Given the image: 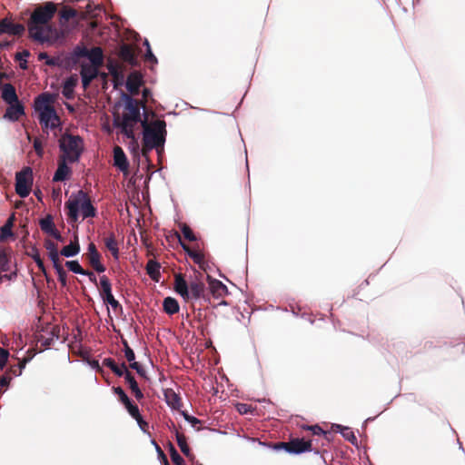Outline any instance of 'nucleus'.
Instances as JSON below:
<instances>
[{"label": "nucleus", "mask_w": 465, "mask_h": 465, "mask_svg": "<svg viewBox=\"0 0 465 465\" xmlns=\"http://www.w3.org/2000/svg\"><path fill=\"white\" fill-rule=\"evenodd\" d=\"M39 122L45 129H55L60 125V118L54 107L45 108V111L39 112Z\"/></svg>", "instance_id": "6e6552de"}, {"label": "nucleus", "mask_w": 465, "mask_h": 465, "mask_svg": "<svg viewBox=\"0 0 465 465\" xmlns=\"http://www.w3.org/2000/svg\"><path fill=\"white\" fill-rule=\"evenodd\" d=\"M68 160L65 157H59L58 167L54 174V182H63L66 180L72 173L71 168L67 165Z\"/></svg>", "instance_id": "f3484780"}, {"label": "nucleus", "mask_w": 465, "mask_h": 465, "mask_svg": "<svg viewBox=\"0 0 465 465\" xmlns=\"http://www.w3.org/2000/svg\"><path fill=\"white\" fill-rule=\"evenodd\" d=\"M130 368L134 369L136 371V372L141 375V376H145V371L144 369L141 366V364L137 361H133L130 363Z\"/></svg>", "instance_id": "6e6d98bb"}, {"label": "nucleus", "mask_w": 465, "mask_h": 465, "mask_svg": "<svg viewBox=\"0 0 465 465\" xmlns=\"http://www.w3.org/2000/svg\"><path fill=\"white\" fill-rule=\"evenodd\" d=\"M161 265L158 262L154 260H149L145 270L147 274L150 276L152 280L154 282H159L161 278V272H160Z\"/></svg>", "instance_id": "2f4dec72"}, {"label": "nucleus", "mask_w": 465, "mask_h": 465, "mask_svg": "<svg viewBox=\"0 0 465 465\" xmlns=\"http://www.w3.org/2000/svg\"><path fill=\"white\" fill-rule=\"evenodd\" d=\"M114 165L123 173L128 171L129 163L124 150L120 146H114Z\"/></svg>", "instance_id": "aec40b11"}, {"label": "nucleus", "mask_w": 465, "mask_h": 465, "mask_svg": "<svg viewBox=\"0 0 465 465\" xmlns=\"http://www.w3.org/2000/svg\"><path fill=\"white\" fill-rule=\"evenodd\" d=\"M32 258L35 261V262L36 263L38 269L45 274L46 272H45V267L44 264V261L41 258L40 254L38 253L37 250L35 251V253L32 255Z\"/></svg>", "instance_id": "49530a36"}, {"label": "nucleus", "mask_w": 465, "mask_h": 465, "mask_svg": "<svg viewBox=\"0 0 465 465\" xmlns=\"http://www.w3.org/2000/svg\"><path fill=\"white\" fill-rule=\"evenodd\" d=\"M176 235H177V237H178V239H179V242H180V244H181L182 248L183 249V251H184V252L187 253V255L189 256V255H190V252H193V250L195 249V247L191 248L189 245H187L186 243H184V242L182 241V239H181V235H180L178 232H176Z\"/></svg>", "instance_id": "bf43d9fd"}, {"label": "nucleus", "mask_w": 465, "mask_h": 465, "mask_svg": "<svg viewBox=\"0 0 465 465\" xmlns=\"http://www.w3.org/2000/svg\"><path fill=\"white\" fill-rule=\"evenodd\" d=\"M189 257L193 259V261L199 264L201 267L204 263V255L203 253L199 250L198 244L195 246V249L193 252H190Z\"/></svg>", "instance_id": "58836bf2"}, {"label": "nucleus", "mask_w": 465, "mask_h": 465, "mask_svg": "<svg viewBox=\"0 0 465 465\" xmlns=\"http://www.w3.org/2000/svg\"><path fill=\"white\" fill-rule=\"evenodd\" d=\"M87 58L90 60L94 67L99 68L104 64V52L99 46L93 47L89 50Z\"/></svg>", "instance_id": "a878e982"}, {"label": "nucleus", "mask_w": 465, "mask_h": 465, "mask_svg": "<svg viewBox=\"0 0 465 465\" xmlns=\"http://www.w3.org/2000/svg\"><path fill=\"white\" fill-rule=\"evenodd\" d=\"M182 414H183L184 420H187L188 422H190L193 428H196L197 425L202 424V421L199 419L189 415L187 412L183 411Z\"/></svg>", "instance_id": "3c124183"}, {"label": "nucleus", "mask_w": 465, "mask_h": 465, "mask_svg": "<svg viewBox=\"0 0 465 465\" xmlns=\"http://www.w3.org/2000/svg\"><path fill=\"white\" fill-rule=\"evenodd\" d=\"M143 127V148L142 154L149 163L148 153L155 149L160 154L163 151L166 140V123L164 120L156 119L149 122L147 117L142 121Z\"/></svg>", "instance_id": "7ed1b4c3"}, {"label": "nucleus", "mask_w": 465, "mask_h": 465, "mask_svg": "<svg viewBox=\"0 0 465 465\" xmlns=\"http://www.w3.org/2000/svg\"><path fill=\"white\" fill-rule=\"evenodd\" d=\"M143 84V76L139 72H132L126 80V88L132 95H137Z\"/></svg>", "instance_id": "ddd939ff"}, {"label": "nucleus", "mask_w": 465, "mask_h": 465, "mask_svg": "<svg viewBox=\"0 0 465 465\" xmlns=\"http://www.w3.org/2000/svg\"><path fill=\"white\" fill-rule=\"evenodd\" d=\"M80 252V244L78 237L74 236V240L72 241L68 245H65L60 251V254L64 257H74Z\"/></svg>", "instance_id": "7c9ffc66"}, {"label": "nucleus", "mask_w": 465, "mask_h": 465, "mask_svg": "<svg viewBox=\"0 0 465 465\" xmlns=\"http://www.w3.org/2000/svg\"><path fill=\"white\" fill-rule=\"evenodd\" d=\"M56 11V5L53 2H46L35 8L27 22L30 38L39 43H46L52 40L54 29L51 21Z\"/></svg>", "instance_id": "f257e3e1"}, {"label": "nucleus", "mask_w": 465, "mask_h": 465, "mask_svg": "<svg viewBox=\"0 0 465 465\" xmlns=\"http://www.w3.org/2000/svg\"><path fill=\"white\" fill-rule=\"evenodd\" d=\"M118 55L124 62L132 66H136L138 64L135 52L130 45L124 44L120 47Z\"/></svg>", "instance_id": "a211bd4d"}, {"label": "nucleus", "mask_w": 465, "mask_h": 465, "mask_svg": "<svg viewBox=\"0 0 465 465\" xmlns=\"http://www.w3.org/2000/svg\"><path fill=\"white\" fill-rule=\"evenodd\" d=\"M88 52H89V49L86 48L85 46H84V45H77L74 49V55H75L78 58H80V57H87L88 54H89Z\"/></svg>", "instance_id": "c03bdc74"}, {"label": "nucleus", "mask_w": 465, "mask_h": 465, "mask_svg": "<svg viewBox=\"0 0 465 465\" xmlns=\"http://www.w3.org/2000/svg\"><path fill=\"white\" fill-rule=\"evenodd\" d=\"M9 372L12 373L14 376H19L22 373V370L18 368L17 365H13L10 367Z\"/></svg>", "instance_id": "338daca9"}, {"label": "nucleus", "mask_w": 465, "mask_h": 465, "mask_svg": "<svg viewBox=\"0 0 465 465\" xmlns=\"http://www.w3.org/2000/svg\"><path fill=\"white\" fill-rule=\"evenodd\" d=\"M83 275L88 276L90 282H92L94 284L97 285V279L93 272L85 270L84 273Z\"/></svg>", "instance_id": "69168bd1"}, {"label": "nucleus", "mask_w": 465, "mask_h": 465, "mask_svg": "<svg viewBox=\"0 0 465 465\" xmlns=\"http://www.w3.org/2000/svg\"><path fill=\"white\" fill-rule=\"evenodd\" d=\"M30 55V52L28 50H24L23 52L17 53L15 54V60H23Z\"/></svg>", "instance_id": "774afa93"}, {"label": "nucleus", "mask_w": 465, "mask_h": 465, "mask_svg": "<svg viewBox=\"0 0 465 465\" xmlns=\"http://www.w3.org/2000/svg\"><path fill=\"white\" fill-rule=\"evenodd\" d=\"M65 266L70 270L71 272L78 274H84V269L79 264L77 261H67L65 262Z\"/></svg>", "instance_id": "a19ab883"}, {"label": "nucleus", "mask_w": 465, "mask_h": 465, "mask_svg": "<svg viewBox=\"0 0 465 465\" xmlns=\"http://www.w3.org/2000/svg\"><path fill=\"white\" fill-rule=\"evenodd\" d=\"M34 149L39 157L43 156L44 148H43V143H42V141L40 140V138H35L34 140Z\"/></svg>", "instance_id": "864d4df0"}, {"label": "nucleus", "mask_w": 465, "mask_h": 465, "mask_svg": "<svg viewBox=\"0 0 465 465\" xmlns=\"http://www.w3.org/2000/svg\"><path fill=\"white\" fill-rule=\"evenodd\" d=\"M236 410L240 414H247L253 411L252 406L246 403H238L236 405Z\"/></svg>", "instance_id": "a18cd8bd"}, {"label": "nucleus", "mask_w": 465, "mask_h": 465, "mask_svg": "<svg viewBox=\"0 0 465 465\" xmlns=\"http://www.w3.org/2000/svg\"><path fill=\"white\" fill-rule=\"evenodd\" d=\"M56 273H57V276H58V281L60 282L61 285L62 286H66L67 284V273L66 272L64 271V269L63 268V265L60 262H57V263H54L53 264Z\"/></svg>", "instance_id": "e433bc0d"}, {"label": "nucleus", "mask_w": 465, "mask_h": 465, "mask_svg": "<svg viewBox=\"0 0 465 465\" xmlns=\"http://www.w3.org/2000/svg\"><path fill=\"white\" fill-rule=\"evenodd\" d=\"M289 447L292 454H300L312 450V440H305L300 438L292 439L289 441Z\"/></svg>", "instance_id": "4468645a"}, {"label": "nucleus", "mask_w": 465, "mask_h": 465, "mask_svg": "<svg viewBox=\"0 0 465 465\" xmlns=\"http://www.w3.org/2000/svg\"><path fill=\"white\" fill-rule=\"evenodd\" d=\"M103 364L108 367L118 377H123L125 371H128L124 362H123L121 365H118L112 358H105L103 361Z\"/></svg>", "instance_id": "cd10ccee"}, {"label": "nucleus", "mask_w": 465, "mask_h": 465, "mask_svg": "<svg viewBox=\"0 0 465 465\" xmlns=\"http://www.w3.org/2000/svg\"><path fill=\"white\" fill-rule=\"evenodd\" d=\"M45 248L48 252V257L52 261L53 264L60 262L58 247L55 242L50 239H45L44 242Z\"/></svg>", "instance_id": "c85d7f7f"}, {"label": "nucleus", "mask_w": 465, "mask_h": 465, "mask_svg": "<svg viewBox=\"0 0 465 465\" xmlns=\"http://www.w3.org/2000/svg\"><path fill=\"white\" fill-rule=\"evenodd\" d=\"M1 97L6 104L18 102V96L15 86L12 84H4L0 87Z\"/></svg>", "instance_id": "5701e85b"}, {"label": "nucleus", "mask_w": 465, "mask_h": 465, "mask_svg": "<svg viewBox=\"0 0 465 465\" xmlns=\"http://www.w3.org/2000/svg\"><path fill=\"white\" fill-rule=\"evenodd\" d=\"M9 358V351L0 347V370H3L6 365Z\"/></svg>", "instance_id": "de8ad7c7"}, {"label": "nucleus", "mask_w": 465, "mask_h": 465, "mask_svg": "<svg viewBox=\"0 0 465 465\" xmlns=\"http://www.w3.org/2000/svg\"><path fill=\"white\" fill-rule=\"evenodd\" d=\"M180 227L184 239H186L189 242H195L197 240L194 232H193L189 225H187L186 223H183L181 224Z\"/></svg>", "instance_id": "ea45409f"}, {"label": "nucleus", "mask_w": 465, "mask_h": 465, "mask_svg": "<svg viewBox=\"0 0 465 465\" xmlns=\"http://www.w3.org/2000/svg\"><path fill=\"white\" fill-rule=\"evenodd\" d=\"M124 377L125 381L129 384V388L132 391V393L134 395L135 399L140 401L144 398V395L141 389L138 386L137 381H135L134 375L129 371H125V373L123 375Z\"/></svg>", "instance_id": "b1692460"}, {"label": "nucleus", "mask_w": 465, "mask_h": 465, "mask_svg": "<svg viewBox=\"0 0 465 465\" xmlns=\"http://www.w3.org/2000/svg\"><path fill=\"white\" fill-rule=\"evenodd\" d=\"M13 235L12 229L9 228V225H3L1 227V232H0V240L5 241L8 237Z\"/></svg>", "instance_id": "603ef678"}, {"label": "nucleus", "mask_w": 465, "mask_h": 465, "mask_svg": "<svg viewBox=\"0 0 465 465\" xmlns=\"http://www.w3.org/2000/svg\"><path fill=\"white\" fill-rule=\"evenodd\" d=\"M132 418L134 420L141 416L138 406L135 404L130 410L127 411Z\"/></svg>", "instance_id": "680f3d73"}, {"label": "nucleus", "mask_w": 465, "mask_h": 465, "mask_svg": "<svg viewBox=\"0 0 465 465\" xmlns=\"http://www.w3.org/2000/svg\"><path fill=\"white\" fill-rule=\"evenodd\" d=\"M39 225L41 230L49 234L50 236H53L57 241L63 242V237L60 233V232L55 228V225L53 221V217L48 214L45 218L41 219L39 222Z\"/></svg>", "instance_id": "9b49d317"}, {"label": "nucleus", "mask_w": 465, "mask_h": 465, "mask_svg": "<svg viewBox=\"0 0 465 465\" xmlns=\"http://www.w3.org/2000/svg\"><path fill=\"white\" fill-rule=\"evenodd\" d=\"M335 427L340 430L342 437L345 440H347L352 444H355L357 442V438L354 432L350 428L342 427L341 425H335Z\"/></svg>", "instance_id": "c9c22d12"}, {"label": "nucleus", "mask_w": 465, "mask_h": 465, "mask_svg": "<svg viewBox=\"0 0 465 465\" xmlns=\"http://www.w3.org/2000/svg\"><path fill=\"white\" fill-rule=\"evenodd\" d=\"M47 335L45 334H38L36 336V344H40L41 348L43 349H48L53 344L54 340L53 337H50L48 333Z\"/></svg>", "instance_id": "4c0bfd02"}, {"label": "nucleus", "mask_w": 465, "mask_h": 465, "mask_svg": "<svg viewBox=\"0 0 465 465\" xmlns=\"http://www.w3.org/2000/svg\"><path fill=\"white\" fill-rule=\"evenodd\" d=\"M25 31L22 24H15L8 18L0 20V35L8 34L11 35L21 36Z\"/></svg>", "instance_id": "1a4fd4ad"}, {"label": "nucleus", "mask_w": 465, "mask_h": 465, "mask_svg": "<svg viewBox=\"0 0 465 465\" xmlns=\"http://www.w3.org/2000/svg\"><path fill=\"white\" fill-rule=\"evenodd\" d=\"M205 285L199 280H193L189 282L188 298L185 301L199 300L204 297Z\"/></svg>", "instance_id": "2eb2a0df"}, {"label": "nucleus", "mask_w": 465, "mask_h": 465, "mask_svg": "<svg viewBox=\"0 0 465 465\" xmlns=\"http://www.w3.org/2000/svg\"><path fill=\"white\" fill-rule=\"evenodd\" d=\"M170 456H171V460L174 463V465H183L184 464L183 459L182 458V456L178 453V451L175 450V448L173 445H171Z\"/></svg>", "instance_id": "37998d69"}, {"label": "nucleus", "mask_w": 465, "mask_h": 465, "mask_svg": "<svg viewBox=\"0 0 465 465\" xmlns=\"http://www.w3.org/2000/svg\"><path fill=\"white\" fill-rule=\"evenodd\" d=\"M46 333L50 335V337H53V340L59 339L60 336V328L56 325L52 326L51 330L48 331V330L45 331Z\"/></svg>", "instance_id": "13d9d810"}, {"label": "nucleus", "mask_w": 465, "mask_h": 465, "mask_svg": "<svg viewBox=\"0 0 465 465\" xmlns=\"http://www.w3.org/2000/svg\"><path fill=\"white\" fill-rule=\"evenodd\" d=\"M135 420L137 421L138 426L143 432H148L149 424L143 419L142 415L136 418Z\"/></svg>", "instance_id": "4d7b16f0"}, {"label": "nucleus", "mask_w": 465, "mask_h": 465, "mask_svg": "<svg viewBox=\"0 0 465 465\" xmlns=\"http://www.w3.org/2000/svg\"><path fill=\"white\" fill-rule=\"evenodd\" d=\"M164 398L169 407L176 411L181 410L183 406L182 399L173 389H166L164 391Z\"/></svg>", "instance_id": "393cba45"}, {"label": "nucleus", "mask_w": 465, "mask_h": 465, "mask_svg": "<svg viewBox=\"0 0 465 465\" xmlns=\"http://www.w3.org/2000/svg\"><path fill=\"white\" fill-rule=\"evenodd\" d=\"M9 271V259L6 252L2 250L0 252V272H5Z\"/></svg>", "instance_id": "79ce46f5"}, {"label": "nucleus", "mask_w": 465, "mask_h": 465, "mask_svg": "<svg viewBox=\"0 0 465 465\" xmlns=\"http://www.w3.org/2000/svg\"><path fill=\"white\" fill-rule=\"evenodd\" d=\"M124 357L130 363L134 361L135 354H134V351L132 350V348H127V350H124Z\"/></svg>", "instance_id": "052dcab7"}, {"label": "nucleus", "mask_w": 465, "mask_h": 465, "mask_svg": "<svg viewBox=\"0 0 465 465\" xmlns=\"http://www.w3.org/2000/svg\"><path fill=\"white\" fill-rule=\"evenodd\" d=\"M56 94L43 93L35 99V109L37 112L45 111V108L54 107L52 104L55 102Z\"/></svg>", "instance_id": "f8f14e48"}, {"label": "nucleus", "mask_w": 465, "mask_h": 465, "mask_svg": "<svg viewBox=\"0 0 465 465\" xmlns=\"http://www.w3.org/2000/svg\"><path fill=\"white\" fill-rule=\"evenodd\" d=\"M106 67L113 78L121 77V72H123V69L122 65L118 62L109 59Z\"/></svg>", "instance_id": "f704fd0d"}, {"label": "nucleus", "mask_w": 465, "mask_h": 465, "mask_svg": "<svg viewBox=\"0 0 465 465\" xmlns=\"http://www.w3.org/2000/svg\"><path fill=\"white\" fill-rule=\"evenodd\" d=\"M189 283L184 279V276L181 273L176 274L174 277V290L183 299L188 298Z\"/></svg>", "instance_id": "bb28decb"}, {"label": "nucleus", "mask_w": 465, "mask_h": 465, "mask_svg": "<svg viewBox=\"0 0 465 465\" xmlns=\"http://www.w3.org/2000/svg\"><path fill=\"white\" fill-rule=\"evenodd\" d=\"M86 256L90 265L94 270H95L97 272H104L105 271L104 265H103L100 261L101 254L97 251L94 242H90L88 244Z\"/></svg>", "instance_id": "9d476101"}, {"label": "nucleus", "mask_w": 465, "mask_h": 465, "mask_svg": "<svg viewBox=\"0 0 465 465\" xmlns=\"http://www.w3.org/2000/svg\"><path fill=\"white\" fill-rule=\"evenodd\" d=\"M304 430H311L313 435H324L327 436V432L324 431L319 425L304 426Z\"/></svg>", "instance_id": "09e8293b"}, {"label": "nucleus", "mask_w": 465, "mask_h": 465, "mask_svg": "<svg viewBox=\"0 0 465 465\" xmlns=\"http://www.w3.org/2000/svg\"><path fill=\"white\" fill-rule=\"evenodd\" d=\"M59 147L63 152L60 157H65L69 163L78 162L83 149V139L79 135L64 134L59 140Z\"/></svg>", "instance_id": "39448f33"}, {"label": "nucleus", "mask_w": 465, "mask_h": 465, "mask_svg": "<svg viewBox=\"0 0 465 465\" xmlns=\"http://www.w3.org/2000/svg\"><path fill=\"white\" fill-rule=\"evenodd\" d=\"M45 64L49 66H59L60 65V59L59 57H49Z\"/></svg>", "instance_id": "0e129e2a"}, {"label": "nucleus", "mask_w": 465, "mask_h": 465, "mask_svg": "<svg viewBox=\"0 0 465 465\" xmlns=\"http://www.w3.org/2000/svg\"><path fill=\"white\" fill-rule=\"evenodd\" d=\"M144 58L146 61L148 62H151V63H153V64H156L157 63V58L155 57V55L153 54L151 48H148L146 50V54L144 55Z\"/></svg>", "instance_id": "e2e57ef3"}, {"label": "nucleus", "mask_w": 465, "mask_h": 465, "mask_svg": "<svg viewBox=\"0 0 465 465\" xmlns=\"http://www.w3.org/2000/svg\"><path fill=\"white\" fill-rule=\"evenodd\" d=\"M8 104L9 106L5 110L4 118L12 122L18 121L19 118L25 114L24 105L20 103V101Z\"/></svg>", "instance_id": "dca6fc26"}, {"label": "nucleus", "mask_w": 465, "mask_h": 465, "mask_svg": "<svg viewBox=\"0 0 465 465\" xmlns=\"http://www.w3.org/2000/svg\"><path fill=\"white\" fill-rule=\"evenodd\" d=\"M113 391L118 396L119 401H121V403H124L129 399L127 394L121 387H114Z\"/></svg>", "instance_id": "8fccbe9b"}, {"label": "nucleus", "mask_w": 465, "mask_h": 465, "mask_svg": "<svg viewBox=\"0 0 465 465\" xmlns=\"http://www.w3.org/2000/svg\"><path fill=\"white\" fill-rule=\"evenodd\" d=\"M104 242L108 251L112 253L114 259L119 257L118 242L115 239L114 232H110L106 237L104 238Z\"/></svg>", "instance_id": "c756f323"}, {"label": "nucleus", "mask_w": 465, "mask_h": 465, "mask_svg": "<svg viewBox=\"0 0 465 465\" xmlns=\"http://www.w3.org/2000/svg\"><path fill=\"white\" fill-rule=\"evenodd\" d=\"M98 74V68L88 65V64H83L81 66L80 74L82 77V84L83 87L86 89L91 82L97 76Z\"/></svg>", "instance_id": "6ab92c4d"}, {"label": "nucleus", "mask_w": 465, "mask_h": 465, "mask_svg": "<svg viewBox=\"0 0 465 465\" xmlns=\"http://www.w3.org/2000/svg\"><path fill=\"white\" fill-rule=\"evenodd\" d=\"M11 381V376L7 373L0 377V394L3 391V389L7 387Z\"/></svg>", "instance_id": "5fc2aeb1"}, {"label": "nucleus", "mask_w": 465, "mask_h": 465, "mask_svg": "<svg viewBox=\"0 0 465 465\" xmlns=\"http://www.w3.org/2000/svg\"><path fill=\"white\" fill-rule=\"evenodd\" d=\"M209 280V288L213 297L222 298L228 293V289L225 284H223L221 281L216 279H212L208 276Z\"/></svg>", "instance_id": "4be33fe9"}, {"label": "nucleus", "mask_w": 465, "mask_h": 465, "mask_svg": "<svg viewBox=\"0 0 465 465\" xmlns=\"http://www.w3.org/2000/svg\"><path fill=\"white\" fill-rule=\"evenodd\" d=\"M78 84L77 74H72L63 84L62 94L66 99H73L74 97V87Z\"/></svg>", "instance_id": "412c9836"}, {"label": "nucleus", "mask_w": 465, "mask_h": 465, "mask_svg": "<svg viewBox=\"0 0 465 465\" xmlns=\"http://www.w3.org/2000/svg\"><path fill=\"white\" fill-rule=\"evenodd\" d=\"M100 295L104 302L110 304L114 310L121 308V304L112 293V284L106 275L100 277Z\"/></svg>", "instance_id": "0eeeda50"}, {"label": "nucleus", "mask_w": 465, "mask_h": 465, "mask_svg": "<svg viewBox=\"0 0 465 465\" xmlns=\"http://www.w3.org/2000/svg\"><path fill=\"white\" fill-rule=\"evenodd\" d=\"M125 102L123 114H114V126L119 128L121 133L128 138L134 139V126L139 123L142 124L141 106L144 107V103L133 98L127 94H123Z\"/></svg>", "instance_id": "f03ea898"}, {"label": "nucleus", "mask_w": 465, "mask_h": 465, "mask_svg": "<svg viewBox=\"0 0 465 465\" xmlns=\"http://www.w3.org/2000/svg\"><path fill=\"white\" fill-rule=\"evenodd\" d=\"M163 307V311L169 315L177 313L180 309L178 302L173 297L164 298Z\"/></svg>", "instance_id": "473e14b6"}, {"label": "nucleus", "mask_w": 465, "mask_h": 465, "mask_svg": "<svg viewBox=\"0 0 465 465\" xmlns=\"http://www.w3.org/2000/svg\"><path fill=\"white\" fill-rule=\"evenodd\" d=\"M65 208L67 209L68 221L72 223L78 221L79 211H81L83 219L96 216L95 207L88 194L83 190H79L76 193L71 195L65 203Z\"/></svg>", "instance_id": "20e7f679"}, {"label": "nucleus", "mask_w": 465, "mask_h": 465, "mask_svg": "<svg viewBox=\"0 0 465 465\" xmlns=\"http://www.w3.org/2000/svg\"><path fill=\"white\" fill-rule=\"evenodd\" d=\"M33 185V171L30 167H25L15 174V193L25 198L29 195Z\"/></svg>", "instance_id": "423d86ee"}, {"label": "nucleus", "mask_w": 465, "mask_h": 465, "mask_svg": "<svg viewBox=\"0 0 465 465\" xmlns=\"http://www.w3.org/2000/svg\"><path fill=\"white\" fill-rule=\"evenodd\" d=\"M175 436H176L177 444H178L179 448L181 449V451L186 457L192 458L193 455L191 454V450H190V448H189V446L187 444L186 438H185L184 434L176 431V435Z\"/></svg>", "instance_id": "72a5a7b5"}]
</instances>
